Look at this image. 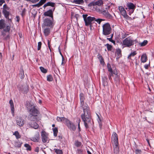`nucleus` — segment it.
Instances as JSON below:
<instances>
[{
    "mask_svg": "<svg viewBox=\"0 0 154 154\" xmlns=\"http://www.w3.org/2000/svg\"><path fill=\"white\" fill-rule=\"evenodd\" d=\"M108 71L109 72H110L111 73V74L110 75V76L109 77V79H110L111 78V76L113 74V71H112V69L111 68L108 67Z\"/></svg>",
    "mask_w": 154,
    "mask_h": 154,
    "instance_id": "nucleus-43",
    "label": "nucleus"
},
{
    "mask_svg": "<svg viewBox=\"0 0 154 154\" xmlns=\"http://www.w3.org/2000/svg\"><path fill=\"white\" fill-rule=\"evenodd\" d=\"M103 34L105 35H107L110 34L112 32V28L108 23L104 24L102 26Z\"/></svg>",
    "mask_w": 154,
    "mask_h": 154,
    "instance_id": "nucleus-4",
    "label": "nucleus"
},
{
    "mask_svg": "<svg viewBox=\"0 0 154 154\" xmlns=\"http://www.w3.org/2000/svg\"><path fill=\"white\" fill-rule=\"evenodd\" d=\"M61 119H62V117L61 118H60V117H57V120L58 121V122H61L62 121V120H61Z\"/></svg>",
    "mask_w": 154,
    "mask_h": 154,
    "instance_id": "nucleus-53",
    "label": "nucleus"
},
{
    "mask_svg": "<svg viewBox=\"0 0 154 154\" xmlns=\"http://www.w3.org/2000/svg\"><path fill=\"white\" fill-rule=\"evenodd\" d=\"M61 119V122H63L64 123H66V124L68 122V121H69L67 119L65 118L64 117H62Z\"/></svg>",
    "mask_w": 154,
    "mask_h": 154,
    "instance_id": "nucleus-36",
    "label": "nucleus"
},
{
    "mask_svg": "<svg viewBox=\"0 0 154 154\" xmlns=\"http://www.w3.org/2000/svg\"><path fill=\"white\" fill-rule=\"evenodd\" d=\"M26 107L29 110V114L28 116V119L30 121L37 120L38 111L35 106L33 103L28 102L27 103Z\"/></svg>",
    "mask_w": 154,
    "mask_h": 154,
    "instance_id": "nucleus-2",
    "label": "nucleus"
},
{
    "mask_svg": "<svg viewBox=\"0 0 154 154\" xmlns=\"http://www.w3.org/2000/svg\"><path fill=\"white\" fill-rule=\"evenodd\" d=\"M80 119H77V122L78 123V128L79 130L80 129Z\"/></svg>",
    "mask_w": 154,
    "mask_h": 154,
    "instance_id": "nucleus-45",
    "label": "nucleus"
},
{
    "mask_svg": "<svg viewBox=\"0 0 154 154\" xmlns=\"http://www.w3.org/2000/svg\"><path fill=\"white\" fill-rule=\"evenodd\" d=\"M5 21L3 20H0V29L5 28Z\"/></svg>",
    "mask_w": 154,
    "mask_h": 154,
    "instance_id": "nucleus-22",
    "label": "nucleus"
},
{
    "mask_svg": "<svg viewBox=\"0 0 154 154\" xmlns=\"http://www.w3.org/2000/svg\"><path fill=\"white\" fill-rule=\"evenodd\" d=\"M60 51V54L61 55V56H62V64H63V60H64V58H63V55H62V54H61V52H60V51Z\"/></svg>",
    "mask_w": 154,
    "mask_h": 154,
    "instance_id": "nucleus-57",
    "label": "nucleus"
},
{
    "mask_svg": "<svg viewBox=\"0 0 154 154\" xmlns=\"http://www.w3.org/2000/svg\"><path fill=\"white\" fill-rule=\"evenodd\" d=\"M115 54H116L117 55L118 57L119 58L122 56L121 50L119 48L116 49V50Z\"/></svg>",
    "mask_w": 154,
    "mask_h": 154,
    "instance_id": "nucleus-21",
    "label": "nucleus"
},
{
    "mask_svg": "<svg viewBox=\"0 0 154 154\" xmlns=\"http://www.w3.org/2000/svg\"><path fill=\"white\" fill-rule=\"evenodd\" d=\"M22 143L17 140L15 142L14 144L15 147H20L21 146Z\"/></svg>",
    "mask_w": 154,
    "mask_h": 154,
    "instance_id": "nucleus-23",
    "label": "nucleus"
},
{
    "mask_svg": "<svg viewBox=\"0 0 154 154\" xmlns=\"http://www.w3.org/2000/svg\"><path fill=\"white\" fill-rule=\"evenodd\" d=\"M88 7H90L95 6L94 2H92L91 3H90V4H89L88 5Z\"/></svg>",
    "mask_w": 154,
    "mask_h": 154,
    "instance_id": "nucleus-47",
    "label": "nucleus"
},
{
    "mask_svg": "<svg viewBox=\"0 0 154 154\" xmlns=\"http://www.w3.org/2000/svg\"><path fill=\"white\" fill-rule=\"evenodd\" d=\"M103 79L104 81V82H106V81L107 79V78L106 77L104 76L103 78Z\"/></svg>",
    "mask_w": 154,
    "mask_h": 154,
    "instance_id": "nucleus-54",
    "label": "nucleus"
},
{
    "mask_svg": "<svg viewBox=\"0 0 154 154\" xmlns=\"http://www.w3.org/2000/svg\"><path fill=\"white\" fill-rule=\"evenodd\" d=\"M113 74L116 75H117L118 73L117 71H114L113 72Z\"/></svg>",
    "mask_w": 154,
    "mask_h": 154,
    "instance_id": "nucleus-58",
    "label": "nucleus"
},
{
    "mask_svg": "<svg viewBox=\"0 0 154 154\" xmlns=\"http://www.w3.org/2000/svg\"><path fill=\"white\" fill-rule=\"evenodd\" d=\"M20 76L21 79H23L24 77L23 73V69L21 70L20 73Z\"/></svg>",
    "mask_w": 154,
    "mask_h": 154,
    "instance_id": "nucleus-33",
    "label": "nucleus"
},
{
    "mask_svg": "<svg viewBox=\"0 0 154 154\" xmlns=\"http://www.w3.org/2000/svg\"><path fill=\"white\" fill-rule=\"evenodd\" d=\"M112 142L114 147V151L115 153L117 154L119 152V148L118 146V135L116 133L114 132L112 137Z\"/></svg>",
    "mask_w": 154,
    "mask_h": 154,
    "instance_id": "nucleus-3",
    "label": "nucleus"
},
{
    "mask_svg": "<svg viewBox=\"0 0 154 154\" xmlns=\"http://www.w3.org/2000/svg\"><path fill=\"white\" fill-rule=\"evenodd\" d=\"M48 4H49V3H46V4H45V5H44V8H45V7H47V6H48Z\"/></svg>",
    "mask_w": 154,
    "mask_h": 154,
    "instance_id": "nucleus-60",
    "label": "nucleus"
},
{
    "mask_svg": "<svg viewBox=\"0 0 154 154\" xmlns=\"http://www.w3.org/2000/svg\"><path fill=\"white\" fill-rule=\"evenodd\" d=\"M9 103L11 109V113L13 116H14V108L13 101L12 100H11L9 101Z\"/></svg>",
    "mask_w": 154,
    "mask_h": 154,
    "instance_id": "nucleus-16",
    "label": "nucleus"
},
{
    "mask_svg": "<svg viewBox=\"0 0 154 154\" xmlns=\"http://www.w3.org/2000/svg\"><path fill=\"white\" fill-rule=\"evenodd\" d=\"M37 122V120L31 121L29 123V125L32 128L35 129H37L39 127V125L36 122Z\"/></svg>",
    "mask_w": 154,
    "mask_h": 154,
    "instance_id": "nucleus-11",
    "label": "nucleus"
},
{
    "mask_svg": "<svg viewBox=\"0 0 154 154\" xmlns=\"http://www.w3.org/2000/svg\"><path fill=\"white\" fill-rule=\"evenodd\" d=\"M52 24V22L48 18L45 19L44 21V24L45 26H50Z\"/></svg>",
    "mask_w": 154,
    "mask_h": 154,
    "instance_id": "nucleus-14",
    "label": "nucleus"
},
{
    "mask_svg": "<svg viewBox=\"0 0 154 154\" xmlns=\"http://www.w3.org/2000/svg\"><path fill=\"white\" fill-rule=\"evenodd\" d=\"M13 135L15 136L17 139L20 138V135L19 133L17 131L15 132L14 133Z\"/></svg>",
    "mask_w": 154,
    "mask_h": 154,
    "instance_id": "nucleus-30",
    "label": "nucleus"
},
{
    "mask_svg": "<svg viewBox=\"0 0 154 154\" xmlns=\"http://www.w3.org/2000/svg\"><path fill=\"white\" fill-rule=\"evenodd\" d=\"M87 152L88 154H92L91 152L89 150H87Z\"/></svg>",
    "mask_w": 154,
    "mask_h": 154,
    "instance_id": "nucleus-61",
    "label": "nucleus"
},
{
    "mask_svg": "<svg viewBox=\"0 0 154 154\" xmlns=\"http://www.w3.org/2000/svg\"><path fill=\"white\" fill-rule=\"evenodd\" d=\"M9 10V8L6 4H5L3 6V12L5 15V17H7L9 14L8 11Z\"/></svg>",
    "mask_w": 154,
    "mask_h": 154,
    "instance_id": "nucleus-13",
    "label": "nucleus"
},
{
    "mask_svg": "<svg viewBox=\"0 0 154 154\" xmlns=\"http://www.w3.org/2000/svg\"><path fill=\"white\" fill-rule=\"evenodd\" d=\"M39 140V134L38 132L37 133L36 135L32 138L31 140L35 142H38Z\"/></svg>",
    "mask_w": 154,
    "mask_h": 154,
    "instance_id": "nucleus-18",
    "label": "nucleus"
},
{
    "mask_svg": "<svg viewBox=\"0 0 154 154\" xmlns=\"http://www.w3.org/2000/svg\"><path fill=\"white\" fill-rule=\"evenodd\" d=\"M42 45V42H39L38 43L37 49L38 50H40Z\"/></svg>",
    "mask_w": 154,
    "mask_h": 154,
    "instance_id": "nucleus-44",
    "label": "nucleus"
},
{
    "mask_svg": "<svg viewBox=\"0 0 154 154\" xmlns=\"http://www.w3.org/2000/svg\"><path fill=\"white\" fill-rule=\"evenodd\" d=\"M110 8V6H108L106 9L100 10V9H98V11L100 12V13L103 15L105 17L107 18L110 19L111 18L112 16L107 10V9H109Z\"/></svg>",
    "mask_w": 154,
    "mask_h": 154,
    "instance_id": "nucleus-7",
    "label": "nucleus"
},
{
    "mask_svg": "<svg viewBox=\"0 0 154 154\" xmlns=\"http://www.w3.org/2000/svg\"><path fill=\"white\" fill-rule=\"evenodd\" d=\"M80 97L81 106L82 107L84 112V113L81 115V117L84 122L85 126L87 128L91 125L90 111L88 105L84 103V98L83 94H80Z\"/></svg>",
    "mask_w": 154,
    "mask_h": 154,
    "instance_id": "nucleus-1",
    "label": "nucleus"
},
{
    "mask_svg": "<svg viewBox=\"0 0 154 154\" xmlns=\"http://www.w3.org/2000/svg\"><path fill=\"white\" fill-rule=\"evenodd\" d=\"M75 144L77 147H80L82 145V143L79 142L77 141L75 142Z\"/></svg>",
    "mask_w": 154,
    "mask_h": 154,
    "instance_id": "nucleus-39",
    "label": "nucleus"
},
{
    "mask_svg": "<svg viewBox=\"0 0 154 154\" xmlns=\"http://www.w3.org/2000/svg\"><path fill=\"white\" fill-rule=\"evenodd\" d=\"M137 54V53L135 51H133L131 52L128 56V58L129 59H131V57H134Z\"/></svg>",
    "mask_w": 154,
    "mask_h": 154,
    "instance_id": "nucleus-29",
    "label": "nucleus"
},
{
    "mask_svg": "<svg viewBox=\"0 0 154 154\" xmlns=\"http://www.w3.org/2000/svg\"><path fill=\"white\" fill-rule=\"evenodd\" d=\"M147 60V57L146 54L142 55L141 57V60L142 63L146 62Z\"/></svg>",
    "mask_w": 154,
    "mask_h": 154,
    "instance_id": "nucleus-19",
    "label": "nucleus"
},
{
    "mask_svg": "<svg viewBox=\"0 0 154 154\" xmlns=\"http://www.w3.org/2000/svg\"><path fill=\"white\" fill-rule=\"evenodd\" d=\"M147 43L148 41L146 40H145L143 42L141 43H139V44L140 46H144L146 45L147 44Z\"/></svg>",
    "mask_w": 154,
    "mask_h": 154,
    "instance_id": "nucleus-27",
    "label": "nucleus"
},
{
    "mask_svg": "<svg viewBox=\"0 0 154 154\" xmlns=\"http://www.w3.org/2000/svg\"><path fill=\"white\" fill-rule=\"evenodd\" d=\"M20 20V18L18 16H17L16 17V20L18 22H19Z\"/></svg>",
    "mask_w": 154,
    "mask_h": 154,
    "instance_id": "nucleus-56",
    "label": "nucleus"
},
{
    "mask_svg": "<svg viewBox=\"0 0 154 154\" xmlns=\"http://www.w3.org/2000/svg\"><path fill=\"white\" fill-rule=\"evenodd\" d=\"M48 47H49V48L50 49V45H49V40H48Z\"/></svg>",
    "mask_w": 154,
    "mask_h": 154,
    "instance_id": "nucleus-63",
    "label": "nucleus"
},
{
    "mask_svg": "<svg viewBox=\"0 0 154 154\" xmlns=\"http://www.w3.org/2000/svg\"><path fill=\"white\" fill-rule=\"evenodd\" d=\"M17 124L20 127L23 125L25 122L24 120L21 117L17 116L16 119Z\"/></svg>",
    "mask_w": 154,
    "mask_h": 154,
    "instance_id": "nucleus-10",
    "label": "nucleus"
},
{
    "mask_svg": "<svg viewBox=\"0 0 154 154\" xmlns=\"http://www.w3.org/2000/svg\"><path fill=\"white\" fill-rule=\"evenodd\" d=\"M19 90L23 93H26L28 91V86L26 84L19 87Z\"/></svg>",
    "mask_w": 154,
    "mask_h": 154,
    "instance_id": "nucleus-9",
    "label": "nucleus"
},
{
    "mask_svg": "<svg viewBox=\"0 0 154 154\" xmlns=\"http://www.w3.org/2000/svg\"><path fill=\"white\" fill-rule=\"evenodd\" d=\"M44 15L45 16L52 17V12L51 10H50L44 13Z\"/></svg>",
    "mask_w": 154,
    "mask_h": 154,
    "instance_id": "nucleus-20",
    "label": "nucleus"
},
{
    "mask_svg": "<svg viewBox=\"0 0 154 154\" xmlns=\"http://www.w3.org/2000/svg\"><path fill=\"white\" fill-rule=\"evenodd\" d=\"M97 56L99 60L100 63L102 65L104 64V62L101 55L99 54Z\"/></svg>",
    "mask_w": 154,
    "mask_h": 154,
    "instance_id": "nucleus-26",
    "label": "nucleus"
},
{
    "mask_svg": "<svg viewBox=\"0 0 154 154\" xmlns=\"http://www.w3.org/2000/svg\"><path fill=\"white\" fill-rule=\"evenodd\" d=\"M44 33L46 36L48 35L50 33V30L49 28H46L44 29Z\"/></svg>",
    "mask_w": 154,
    "mask_h": 154,
    "instance_id": "nucleus-28",
    "label": "nucleus"
},
{
    "mask_svg": "<svg viewBox=\"0 0 154 154\" xmlns=\"http://www.w3.org/2000/svg\"><path fill=\"white\" fill-rule=\"evenodd\" d=\"M149 65H146L144 66V67L146 69H147Z\"/></svg>",
    "mask_w": 154,
    "mask_h": 154,
    "instance_id": "nucleus-59",
    "label": "nucleus"
},
{
    "mask_svg": "<svg viewBox=\"0 0 154 154\" xmlns=\"http://www.w3.org/2000/svg\"><path fill=\"white\" fill-rule=\"evenodd\" d=\"M53 79V78L51 75H49L47 77V80L49 81H51Z\"/></svg>",
    "mask_w": 154,
    "mask_h": 154,
    "instance_id": "nucleus-37",
    "label": "nucleus"
},
{
    "mask_svg": "<svg viewBox=\"0 0 154 154\" xmlns=\"http://www.w3.org/2000/svg\"><path fill=\"white\" fill-rule=\"evenodd\" d=\"M106 46H107V49L108 50L111 51L112 48V46L111 45H109L108 44H107L106 45Z\"/></svg>",
    "mask_w": 154,
    "mask_h": 154,
    "instance_id": "nucleus-38",
    "label": "nucleus"
},
{
    "mask_svg": "<svg viewBox=\"0 0 154 154\" xmlns=\"http://www.w3.org/2000/svg\"><path fill=\"white\" fill-rule=\"evenodd\" d=\"M47 3H49V4H48V6H51L52 7H54V6L55 4L54 3L51 2H48Z\"/></svg>",
    "mask_w": 154,
    "mask_h": 154,
    "instance_id": "nucleus-46",
    "label": "nucleus"
},
{
    "mask_svg": "<svg viewBox=\"0 0 154 154\" xmlns=\"http://www.w3.org/2000/svg\"><path fill=\"white\" fill-rule=\"evenodd\" d=\"M42 5L41 4V3L39 2L38 3H37L36 4L32 5V6L33 7H40V6H41Z\"/></svg>",
    "mask_w": 154,
    "mask_h": 154,
    "instance_id": "nucleus-42",
    "label": "nucleus"
},
{
    "mask_svg": "<svg viewBox=\"0 0 154 154\" xmlns=\"http://www.w3.org/2000/svg\"><path fill=\"white\" fill-rule=\"evenodd\" d=\"M39 1V0H30V2L33 3H35L36 2H38Z\"/></svg>",
    "mask_w": 154,
    "mask_h": 154,
    "instance_id": "nucleus-51",
    "label": "nucleus"
},
{
    "mask_svg": "<svg viewBox=\"0 0 154 154\" xmlns=\"http://www.w3.org/2000/svg\"><path fill=\"white\" fill-rule=\"evenodd\" d=\"M0 2H5V0H0Z\"/></svg>",
    "mask_w": 154,
    "mask_h": 154,
    "instance_id": "nucleus-62",
    "label": "nucleus"
},
{
    "mask_svg": "<svg viewBox=\"0 0 154 154\" xmlns=\"http://www.w3.org/2000/svg\"><path fill=\"white\" fill-rule=\"evenodd\" d=\"M11 27L10 26H8L4 29V30L6 32H8L10 29Z\"/></svg>",
    "mask_w": 154,
    "mask_h": 154,
    "instance_id": "nucleus-41",
    "label": "nucleus"
},
{
    "mask_svg": "<svg viewBox=\"0 0 154 154\" xmlns=\"http://www.w3.org/2000/svg\"><path fill=\"white\" fill-rule=\"evenodd\" d=\"M73 3L78 4H82L84 3L83 0H74L72 2Z\"/></svg>",
    "mask_w": 154,
    "mask_h": 154,
    "instance_id": "nucleus-24",
    "label": "nucleus"
},
{
    "mask_svg": "<svg viewBox=\"0 0 154 154\" xmlns=\"http://www.w3.org/2000/svg\"><path fill=\"white\" fill-rule=\"evenodd\" d=\"M141 152V151L139 149H136V154H140Z\"/></svg>",
    "mask_w": 154,
    "mask_h": 154,
    "instance_id": "nucleus-50",
    "label": "nucleus"
},
{
    "mask_svg": "<svg viewBox=\"0 0 154 154\" xmlns=\"http://www.w3.org/2000/svg\"><path fill=\"white\" fill-rule=\"evenodd\" d=\"M54 150H55V152L57 154H62V151L61 150L57 149H54Z\"/></svg>",
    "mask_w": 154,
    "mask_h": 154,
    "instance_id": "nucleus-32",
    "label": "nucleus"
},
{
    "mask_svg": "<svg viewBox=\"0 0 154 154\" xmlns=\"http://www.w3.org/2000/svg\"><path fill=\"white\" fill-rule=\"evenodd\" d=\"M113 36V34H112L111 35V38H107V39H108L110 41H111V40Z\"/></svg>",
    "mask_w": 154,
    "mask_h": 154,
    "instance_id": "nucleus-55",
    "label": "nucleus"
},
{
    "mask_svg": "<svg viewBox=\"0 0 154 154\" xmlns=\"http://www.w3.org/2000/svg\"><path fill=\"white\" fill-rule=\"evenodd\" d=\"M119 9L120 12L124 17L126 19H127L128 16L126 14V11L124 8L122 6H119Z\"/></svg>",
    "mask_w": 154,
    "mask_h": 154,
    "instance_id": "nucleus-12",
    "label": "nucleus"
},
{
    "mask_svg": "<svg viewBox=\"0 0 154 154\" xmlns=\"http://www.w3.org/2000/svg\"><path fill=\"white\" fill-rule=\"evenodd\" d=\"M98 118H99V120H98V123H99V126H100V128H101V127H102V124H101V120H100V119L98 117Z\"/></svg>",
    "mask_w": 154,
    "mask_h": 154,
    "instance_id": "nucleus-48",
    "label": "nucleus"
},
{
    "mask_svg": "<svg viewBox=\"0 0 154 154\" xmlns=\"http://www.w3.org/2000/svg\"><path fill=\"white\" fill-rule=\"evenodd\" d=\"M122 44L126 47H130L134 44V41L131 38L128 37L122 41Z\"/></svg>",
    "mask_w": 154,
    "mask_h": 154,
    "instance_id": "nucleus-6",
    "label": "nucleus"
},
{
    "mask_svg": "<svg viewBox=\"0 0 154 154\" xmlns=\"http://www.w3.org/2000/svg\"><path fill=\"white\" fill-rule=\"evenodd\" d=\"M67 125L68 127L71 129L73 131H74L75 129V125L70 121H68V122L67 124Z\"/></svg>",
    "mask_w": 154,
    "mask_h": 154,
    "instance_id": "nucleus-15",
    "label": "nucleus"
},
{
    "mask_svg": "<svg viewBox=\"0 0 154 154\" xmlns=\"http://www.w3.org/2000/svg\"><path fill=\"white\" fill-rule=\"evenodd\" d=\"M40 69L41 72L43 73H45L47 72V70L43 67H40Z\"/></svg>",
    "mask_w": 154,
    "mask_h": 154,
    "instance_id": "nucleus-35",
    "label": "nucleus"
},
{
    "mask_svg": "<svg viewBox=\"0 0 154 154\" xmlns=\"http://www.w3.org/2000/svg\"><path fill=\"white\" fill-rule=\"evenodd\" d=\"M83 17L85 21V25L86 26H91V22L94 21L95 18L90 16L88 17L87 14L83 15Z\"/></svg>",
    "mask_w": 154,
    "mask_h": 154,
    "instance_id": "nucleus-5",
    "label": "nucleus"
},
{
    "mask_svg": "<svg viewBox=\"0 0 154 154\" xmlns=\"http://www.w3.org/2000/svg\"><path fill=\"white\" fill-rule=\"evenodd\" d=\"M95 5L100 6L103 4V1L101 0H99L94 2Z\"/></svg>",
    "mask_w": 154,
    "mask_h": 154,
    "instance_id": "nucleus-25",
    "label": "nucleus"
},
{
    "mask_svg": "<svg viewBox=\"0 0 154 154\" xmlns=\"http://www.w3.org/2000/svg\"><path fill=\"white\" fill-rule=\"evenodd\" d=\"M104 20L101 19H95L94 20V21H96L97 23H98L99 24H100L101 22L102 21Z\"/></svg>",
    "mask_w": 154,
    "mask_h": 154,
    "instance_id": "nucleus-40",
    "label": "nucleus"
},
{
    "mask_svg": "<svg viewBox=\"0 0 154 154\" xmlns=\"http://www.w3.org/2000/svg\"><path fill=\"white\" fill-rule=\"evenodd\" d=\"M4 3L5 2H0V6H2V4Z\"/></svg>",
    "mask_w": 154,
    "mask_h": 154,
    "instance_id": "nucleus-64",
    "label": "nucleus"
},
{
    "mask_svg": "<svg viewBox=\"0 0 154 154\" xmlns=\"http://www.w3.org/2000/svg\"><path fill=\"white\" fill-rule=\"evenodd\" d=\"M48 134L45 131H43L41 132L42 141L43 143L47 142L48 140Z\"/></svg>",
    "mask_w": 154,
    "mask_h": 154,
    "instance_id": "nucleus-8",
    "label": "nucleus"
},
{
    "mask_svg": "<svg viewBox=\"0 0 154 154\" xmlns=\"http://www.w3.org/2000/svg\"><path fill=\"white\" fill-rule=\"evenodd\" d=\"M24 146L26 148V149L28 151H30L31 150L30 146L28 144H25Z\"/></svg>",
    "mask_w": 154,
    "mask_h": 154,
    "instance_id": "nucleus-31",
    "label": "nucleus"
},
{
    "mask_svg": "<svg viewBox=\"0 0 154 154\" xmlns=\"http://www.w3.org/2000/svg\"><path fill=\"white\" fill-rule=\"evenodd\" d=\"M35 151L37 152H38L39 151V148L38 147H36L35 149Z\"/></svg>",
    "mask_w": 154,
    "mask_h": 154,
    "instance_id": "nucleus-52",
    "label": "nucleus"
},
{
    "mask_svg": "<svg viewBox=\"0 0 154 154\" xmlns=\"http://www.w3.org/2000/svg\"><path fill=\"white\" fill-rule=\"evenodd\" d=\"M128 7L130 10H131L130 11L131 13H133L135 8V5L132 3H130L128 5Z\"/></svg>",
    "mask_w": 154,
    "mask_h": 154,
    "instance_id": "nucleus-17",
    "label": "nucleus"
},
{
    "mask_svg": "<svg viewBox=\"0 0 154 154\" xmlns=\"http://www.w3.org/2000/svg\"><path fill=\"white\" fill-rule=\"evenodd\" d=\"M53 131L54 136L55 137L57 136L58 132L57 129V128H55L53 129Z\"/></svg>",
    "mask_w": 154,
    "mask_h": 154,
    "instance_id": "nucleus-34",
    "label": "nucleus"
},
{
    "mask_svg": "<svg viewBox=\"0 0 154 154\" xmlns=\"http://www.w3.org/2000/svg\"><path fill=\"white\" fill-rule=\"evenodd\" d=\"M46 1V0H40L39 2L41 3V5H42Z\"/></svg>",
    "mask_w": 154,
    "mask_h": 154,
    "instance_id": "nucleus-49",
    "label": "nucleus"
}]
</instances>
